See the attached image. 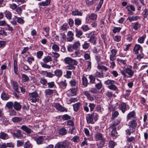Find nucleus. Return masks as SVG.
<instances>
[{
	"instance_id": "1",
	"label": "nucleus",
	"mask_w": 148,
	"mask_h": 148,
	"mask_svg": "<svg viewBox=\"0 0 148 148\" xmlns=\"http://www.w3.org/2000/svg\"><path fill=\"white\" fill-rule=\"evenodd\" d=\"M64 61L68 65L66 66V69L68 70H74L75 69V66L77 64L78 62L75 60L73 59L71 57H67L64 59Z\"/></svg>"
},
{
	"instance_id": "2",
	"label": "nucleus",
	"mask_w": 148,
	"mask_h": 148,
	"mask_svg": "<svg viewBox=\"0 0 148 148\" xmlns=\"http://www.w3.org/2000/svg\"><path fill=\"white\" fill-rule=\"evenodd\" d=\"M80 43L79 41L74 42L73 44L69 45L67 47V50L69 52H71L74 50H76L80 46Z\"/></svg>"
},
{
	"instance_id": "3",
	"label": "nucleus",
	"mask_w": 148,
	"mask_h": 148,
	"mask_svg": "<svg viewBox=\"0 0 148 148\" xmlns=\"http://www.w3.org/2000/svg\"><path fill=\"white\" fill-rule=\"evenodd\" d=\"M30 101L32 103H35L39 100V96L36 92H33L29 94Z\"/></svg>"
},
{
	"instance_id": "4",
	"label": "nucleus",
	"mask_w": 148,
	"mask_h": 148,
	"mask_svg": "<svg viewBox=\"0 0 148 148\" xmlns=\"http://www.w3.org/2000/svg\"><path fill=\"white\" fill-rule=\"evenodd\" d=\"M126 9L127 10L128 15L131 16L134 14L133 12L135 11V8L134 6L132 5H127L126 7Z\"/></svg>"
},
{
	"instance_id": "5",
	"label": "nucleus",
	"mask_w": 148,
	"mask_h": 148,
	"mask_svg": "<svg viewBox=\"0 0 148 148\" xmlns=\"http://www.w3.org/2000/svg\"><path fill=\"white\" fill-rule=\"evenodd\" d=\"M117 52L116 49H112L110 50V52H109V59L110 60H114L116 59V55Z\"/></svg>"
},
{
	"instance_id": "6",
	"label": "nucleus",
	"mask_w": 148,
	"mask_h": 148,
	"mask_svg": "<svg viewBox=\"0 0 148 148\" xmlns=\"http://www.w3.org/2000/svg\"><path fill=\"white\" fill-rule=\"evenodd\" d=\"M119 109L124 113L125 110H128L129 108L128 106L124 103H122L119 106Z\"/></svg>"
},
{
	"instance_id": "7",
	"label": "nucleus",
	"mask_w": 148,
	"mask_h": 148,
	"mask_svg": "<svg viewBox=\"0 0 148 148\" xmlns=\"http://www.w3.org/2000/svg\"><path fill=\"white\" fill-rule=\"evenodd\" d=\"M136 120V119H133L129 122L128 125L130 128H132V129L135 130L137 125Z\"/></svg>"
},
{
	"instance_id": "8",
	"label": "nucleus",
	"mask_w": 148,
	"mask_h": 148,
	"mask_svg": "<svg viewBox=\"0 0 148 148\" xmlns=\"http://www.w3.org/2000/svg\"><path fill=\"white\" fill-rule=\"evenodd\" d=\"M67 41L71 42L74 39L73 37L74 34L72 31H69L67 32Z\"/></svg>"
},
{
	"instance_id": "9",
	"label": "nucleus",
	"mask_w": 148,
	"mask_h": 148,
	"mask_svg": "<svg viewBox=\"0 0 148 148\" xmlns=\"http://www.w3.org/2000/svg\"><path fill=\"white\" fill-rule=\"evenodd\" d=\"M16 133L11 132V134H12L13 137L15 138H21L23 135L21 134V131L18 130H16Z\"/></svg>"
},
{
	"instance_id": "10",
	"label": "nucleus",
	"mask_w": 148,
	"mask_h": 148,
	"mask_svg": "<svg viewBox=\"0 0 148 148\" xmlns=\"http://www.w3.org/2000/svg\"><path fill=\"white\" fill-rule=\"evenodd\" d=\"M53 106L56 108V109L60 112H62L65 111L66 109L62 107L59 103H56L54 104Z\"/></svg>"
},
{
	"instance_id": "11",
	"label": "nucleus",
	"mask_w": 148,
	"mask_h": 148,
	"mask_svg": "<svg viewBox=\"0 0 148 148\" xmlns=\"http://www.w3.org/2000/svg\"><path fill=\"white\" fill-rule=\"evenodd\" d=\"M82 94L86 96L87 99L91 101L94 100V98L90 95L89 92L87 91H83L82 92Z\"/></svg>"
},
{
	"instance_id": "12",
	"label": "nucleus",
	"mask_w": 148,
	"mask_h": 148,
	"mask_svg": "<svg viewBox=\"0 0 148 148\" xmlns=\"http://www.w3.org/2000/svg\"><path fill=\"white\" fill-rule=\"evenodd\" d=\"M140 18V17L138 16H129L127 18V20H128L129 22H132L136 21Z\"/></svg>"
},
{
	"instance_id": "13",
	"label": "nucleus",
	"mask_w": 148,
	"mask_h": 148,
	"mask_svg": "<svg viewBox=\"0 0 148 148\" xmlns=\"http://www.w3.org/2000/svg\"><path fill=\"white\" fill-rule=\"evenodd\" d=\"M33 138L37 143L39 144H41L44 140L43 137L42 136L34 137Z\"/></svg>"
},
{
	"instance_id": "14",
	"label": "nucleus",
	"mask_w": 148,
	"mask_h": 148,
	"mask_svg": "<svg viewBox=\"0 0 148 148\" xmlns=\"http://www.w3.org/2000/svg\"><path fill=\"white\" fill-rule=\"evenodd\" d=\"M135 112L134 111L131 112L128 114L127 116V121H128L129 120L131 119L132 118H135Z\"/></svg>"
},
{
	"instance_id": "15",
	"label": "nucleus",
	"mask_w": 148,
	"mask_h": 148,
	"mask_svg": "<svg viewBox=\"0 0 148 148\" xmlns=\"http://www.w3.org/2000/svg\"><path fill=\"white\" fill-rule=\"evenodd\" d=\"M133 50L135 53L137 54L139 50H140L141 52H142L143 48L140 45L136 44Z\"/></svg>"
},
{
	"instance_id": "16",
	"label": "nucleus",
	"mask_w": 148,
	"mask_h": 148,
	"mask_svg": "<svg viewBox=\"0 0 148 148\" xmlns=\"http://www.w3.org/2000/svg\"><path fill=\"white\" fill-rule=\"evenodd\" d=\"M21 129L28 134H30L31 133L32 130L31 129L25 125H23L22 126Z\"/></svg>"
},
{
	"instance_id": "17",
	"label": "nucleus",
	"mask_w": 148,
	"mask_h": 148,
	"mask_svg": "<svg viewBox=\"0 0 148 148\" xmlns=\"http://www.w3.org/2000/svg\"><path fill=\"white\" fill-rule=\"evenodd\" d=\"M76 89L75 88H72L68 90L67 92V94L69 96H74L76 94Z\"/></svg>"
},
{
	"instance_id": "18",
	"label": "nucleus",
	"mask_w": 148,
	"mask_h": 148,
	"mask_svg": "<svg viewBox=\"0 0 148 148\" xmlns=\"http://www.w3.org/2000/svg\"><path fill=\"white\" fill-rule=\"evenodd\" d=\"M95 138L96 140L97 141L102 140H104V138L103 136V135L99 133H97L95 135Z\"/></svg>"
},
{
	"instance_id": "19",
	"label": "nucleus",
	"mask_w": 148,
	"mask_h": 148,
	"mask_svg": "<svg viewBox=\"0 0 148 148\" xmlns=\"http://www.w3.org/2000/svg\"><path fill=\"white\" fill-rule=\"evenodd\" d=\"M120 120H117L112 122L110 125V128H116V126L120 123Z\"/></svg>"
},
{
	"instance_id": "20",
	"label": "nucleus",
	"mask_w": 148,
	"mask_h": 148,
	"mask_svg": "<svg viewBox=\"0 0 148 148\" xmlns=\"http://www.w3.org/2000/svg\"><path fill=\"white\" fill-rule=\"evenodd\" d=\"M132 24L133 25V29L136 30H137L138 29H140L141 26V24L138 22H134Z\"/></svg>"
},
{
	"instance_id": "21",
	"label": "nucleus",
	"mask_w": 148,
	"mask_h": 148,
	"mask_svg": "<svg viewBox=\"0 0 148 148\" xmlns=\"http://www.w3.org/2000/svg\"><path fill=\"white\" fill-rule=\"evenodd\" d=\"M86 119L88 123H93V115L92 114L88 115L86 117Z\"/></svg>"
},
{
	"instance_id": "22",
	"label": "nucleus",
	"mask_w": 148,
	"mask_h": 148,
	"mask_svg": "<svg viewBox=\"0 0 148 148\" xmlns=\"http://www.w3.org/2000/svg\"><path fill=\"white\" fill-rule=\"evenodd\" d=\"M125 72L129 75V77L130 78L132 77L134 74V71L129 68H127L125 69Z\"/></svg>"
},
{
	"instance_id": "23",
	"label": "nucleus",
	"mask_w": 148,
	"mask_h": 148,
	"mask_svg": "<svg viewBox=\"0 0 148 148\" xmlns=\"http://www.w3.org/2000/svg\"><path fill=\"white\" fill-rule=\"evenodd\" d=\"M14 108L16 110H19L21 109V106L20 104L19 103L15 101L14 104Z\"/></svg>"
},
{
	"instance_id": "24",
	"label": "nucleus",
	"mask_w": 148,
	"mask_h": 148,
	"mask_svg": "<svg viewBox=\"0 0 148 148\" xmlns=\"http://www.w3.org/2000/svg\"><path fill=\"white\" fill-rule=\"evenodd\" d=\"M8 135L3 132H1L0 133V138L3 140H6L9 138Z\"/></svg>"
},
{
	"instance_id": "25",
	"label": "nucleus",
	"mask_w": 148,
	"mask_h": 148,
	"mask_svg": "<svg viewBox=\"0 0 148 148\" xmlns=\"http://www.w3.org/2000/svg\"><path fill=\"white\" fill-rule=\"evenodd\" d=\"M50 2V0H46L44 1H42L39 3L38 5L41 6H46L48 5Z\"/></svg>"
},
{
	"instance_id": "26",
	"label": "nucleus",
	"mask_w": 148,
	"mask_h": 148,
	"mask_svg": "<svg viewBox=\"0 0 148 148\" xmlns=\"http://www.w3.org/2000/svg\"><path fill=\"white\" fill-rule=\"evenodd\" d=\"M97 14L92 13L88 15V17L92 21L95 20L97 18Z\"/></svg>"
},
{
	"instance_id": "27",
	"label": "nucleus",
	"mask_w": 148,
	"mask_h": 148,
	"mask_svg": "<svg viewBox=\"0 0 148 148\" xmlns=\"http://www.w3.org/2000/svg\"><path fill=\"white\" fill-rule=\"evenodd\" d=\"M55 91L54 90L48 89L45 90L44 92L46 95H50L54 93Z\"/></svg>"
},
{
	"instance_id": "28",
	"label": "nucleus",
	"mask_w": 148,
	"mask_h": 148,
	"mask_svg": "<svg viewBox=\"0 0 148 148\" xmlns=\"http://www.w3.org/2000/svg\"><path fill=\"white\" fill-rule=\"evenodd\" d=\"M5 14L7 19L10 20L11 19L12 14L10 12L6 10L5 11Z\"/></svg>"
},
{
	"instance_id": "29",
	"label": "nucleus",
	"mask_w": 148,
	"mask_h": 148,
	"mask_svg": "<svg viewBox=\"0 0 148 148\" xmlns=\"http://www.w3.org/2000/svg\"><path fill=\"white\" fill-rule=\"evenodd\" d=\"M12 88L15 91L17 92H18V83L15 81H14L12 83Z\"/></svg>"
},
{
	"instance_id": "30",
	"label": "nucleus",
	"mask_w": 148,
	"mask_h": 148,
	"mask_svg": "<svg viewBox=\"0 0 148 148\" xmlns=\"http://www.w3.org/2000/svg\"><path fill=\"white\" fill-rule=\"evenodd\" d=\"M1 97V99L3 100H7L9 98L8 95L4 92L2 93Z\"/></svg>"
},
{
	"instance_id": "31",
	"label": "nucleus",
	"mask_w": 148,
	"mask_h": 148,
	"mask_svg": "<svg viewBox=\"0 0 148 148\" xmlns=\"http://www.w3.org/2000/svg\"><path fill=\"white\" fill-rule=\"evenodd\" d=\"M54 75L58 77H60L62 75V71L61 70L57 69L54 71Z\"/></svg>"
},
{
	"instance_id": "32",
	"label": "nucleus",
	"mask_w": 148,
	"mask_h": 148,
	"mask_svg": "<svg viewBox=\"0 0 148 148\" xmlns=\"http://www.w3.org/2000/svg\"><path fill=\"white\" fill-rule=\"evenodd\" d=\"M21 67L22 68L23 70L25 71L30 70V69L27 65L23 62L21 63Z\"/></svg>"
},
{
	"instance_id": "33",
	"label": "nucleus",
	"mask_w": 148,
	"mask_h": 148,
	"mask_svg": "<svg viewBox=\"0 0 148 148\" xmlns=\"http://www.w3.org/2000/svg\"><path fill=\"white\" fill-rule=\"evenodd\" d=\"M96 79L99 82L95 84V86L97 89L99 90L102 88L103 85L101 80L98 79Z\"/></svg>"
},
{
	"instance_id": "34",
	"label": "nucleus",
	"mask_w": 148,
	"mask_h": 148,
	"mask_svg": "<svg viewBox=\"0 0 148 148\" xmlns=\"http://www.w3.org/2000/svg\"><path fill=\"white\" fill-rule=\"evenodd\" d=\"M25 5H23L21 7H18L16 8V11L18 14L20 15L21 14L22 12V9L23 8L24 9H25Z\"/></svg>"
},
{
	"instance_id": "35",
	"label": "nucleus",
	"mask_w": 148,
	"mask_h": 148,
	"mask_svg": "<svg viewBox=\"0 0 148 148\" xmlns=\"http://www.w3.org/2000/svg\"><path fill=\"white\" fill-rule=\"evenodd\" d=\"M24 148H32V145L29 141L25 142L23 145Z\"/></svg>"
},
{
	"instance_id": "36",
	"label": "nucleus",
	"mask_w": 148,
	"mask_h": 148,
	"mask_svg": "<svg viewBox=\"0 0 148 148\" xmlns=\"http://www.w3.org/2000/svg\"><path fill=\"white\" fill-rule=\"evenodd\" d=\"M14 73L17 74H18V66L16 62L14 60Z\"/></svg>"
},
{
	"instance_id": "37",
	"label": "nucleus",
	"mask_w": 148,
	"mask_h": 148,
	"mask_svg": "<svg viewBox=\"0 0 148 148\" xmlns=\"http://www.w3.org/2000/svg\"><path fill=\"white\" fill-rule=\"evenodd\" d=\"M82 84L83 86L86 87L88 85V80L87 78L83 75L82 78Z\"/></svg>"
},
{
	"instance_id": "38",
	"label": "nucleus",
	"mask_w": 148,
	"mask_h": 148,
	"mask_svg": "<svg viewBox=\"0 0 148 148\" xmlns=\"http://www.w3.org/2000/svg\"><path fill=\"white\" fill-rule=\"evenodd\" d=\"M97 40V38L94 36L91 38H90L88 41L92 44L93 45H95L96 44V41Z\"/></svg>"
},
{
	"instance_id": "39",
	"label": "nucleus",
	"mask_w": 148,
	"mask_h": 148,
	"mask_svg": "<svg viewBox=\"0 0 148 148\" xmlns=\"http://www.w3.org/2000/svg\"><path fill=\"white\" fill-rule=\"evenodd\" d=\"M72 14L74 16H81L82 15V13L77 10L73 11L72 12Z\"/></svg>"
},
{
	"instance_id": "40",
	"label": "nucleus",
	"mask_w": 148,
	"mask_h": 148,
	"mask_svg": "<svg viewBox=\"0 0 148 148\" xmlns=\"http://www.w3.org/2000/svg\"><path fill=\"white\" fill-rule=\"evenodd\" d=\"M69 28V27L68 25V24L66 23H65L64 24H63L60 27V30L64 31H66Z\"/></svg>"
},
{
	"instance_id": "41",
	"label": "nucleus",
	"mask_w": 148,
	"mask_h": 148,
	"mask_svg": "<svg viewBox=\"0 0 148 148\" xmlns=\"http://www.w3.org/2000/svg\"><path fill=\"white\" fill-rule=\"evenodd\" d=\"M14 107V104L11 101L8 102L5 105V107H7L9 109H12L13 107Z\"/></svg>"
},
{
	"instance_id": "42",
	"label": "nucleus",
	"mask_w": 148,
	"mask_h": 148,
	"mask_svg": "<svg viewBox=\"0 0 148 148\" xmlns=\"http://www.w3.org/2000/svg\"><path fill=\"white\" fill-rule=\"evenodd\" d=\"M22 77V81L24 82L28 81L29 80V77L26 75L23 74Z\"/></svg>"
},
{
	"instance_id": "43",
	"label": "nucleus",
	"mask_w": 148,
	"mask_h": 148,
	"mask_svg": "<svg viewBox=\"0 0 148 148\" xmlns=\"http://www.w3.org/2000/svg\"><path fill=\"white\" fill-rule=\"evenodd\" d=\"M115 82L113 80H110L109 79L105 81L104 82L105 84L106 85H110L111 84H115Z\"/></svg>"
},
{
	"instance_id": "44",
	"label": "nucleus",
	"mask_w": 148,
	"mask_h": 148,
	"mask_svg": "<svg viewBox=\"0 0 148 148\" xmlns=\"http://www.w3.org/2000/svg\"><path fill=\"white\" fill-rule=\"evenodd\" d=\"M114 84H113L110 85H109L108 86V88L110 89L116 91L118 90L117 87Z\"/></svg>"
},
{
	"instance_id": "45",
	"label": "nucleus",
	"mask_w": 148,
	"mask_h": 148,
	"mask_svg": "<svg viewBox=\"0 0 148 148\" xmlns=\"http://www.w3.org/2000/svg\"><path fill=\"white\" fill-rule=\"evenodd\" d=\"M145 38V35H143L142 36L138 38V41L139 43H144V42Z\"/></svg>"
},
{
	"instance_id": "46",
	"label": "nucleus",
	"mask_w": 148,
	"mask_h": 148,
	"mask_svg": "<svg viewBox=\"0 0 148 148\" xmlns=\"http://www.w3.org/2000/svg\"><path fill=\"white\" fill-rule=\"evenodd\" d=\"M80 104V103L78 102L73 105V109L75 111H77L78 110Z\"/></svg>"
},
{
	"instance_id": "47",
	"label": "nucleus",
	"mask_w": 148,
	"mask_h": 148,
	"mask_svg": "<svg viewBox=\"0 0 148 148\" xmlns=\"http://www.w3.org/2000/svg\"><path fill=\"white\" fill-rule=\"evenodd\" d=\"M60 86L63 89H64L67 86V84L66 83V81H61L59 82Z\"/></svg>"
},
{
	"instance_id": "48",
	"label": "nucleus",
	"mask_w": 148,
	"mask_h": 148,
	"mask_svg": "<svg viewBox=\"0 0 148 148\" xmlns=\"http://www.w3.org/2000/svg\"><path fill=\"white\" fill-rule=\"evenodd\" d=\"M34 61V58L32 56H30L27 58V61L30 65H31Z\"/></svg>"
},
{
	"instance_id": "49",
	"label": "nucleus",
	"mask_w": 148,
	"mask_h": 148,
	"mask_svg": "<svg viewBox=\"0 0 148 148\" xmlns=\"http://www.w3.org/2000/svg\"><path fill=\"white\" fill-rule=\"evenodd\" d=\"M110 130L111 131V134L112 136H115L117 135V133L116 132V128H110Z\"/></svg>"
},
{
	"instance_id": "50",
	"label": "nucleus",
	"mask_w": 148,
	"mask_h": 148,
	"mask_svg": "<svg viewBox=\"0 0 148 148\" xmlns=\"http://www.w3.org/2000/svg\"><path fill=\"white\" fill-rule=\"evenodd\" d=\"M43 60L45 63H47L51 61L52 59L51 57L47 56L43 59Z\"/></svg>"
},
{
	"instance_id": "51",
	"label": "nucleus",
	"mask_w": 148,
	"mask_h": 148,
	"mask_svg": "<svg viewBox=\"0 0 148 148\" xmlns=\"http://www.w3.org/2000/svg\"><path fill=\"white\" fill-rule=\"evenodd\" d=\"M116 144V143L115 142L111 140L109 142L108 146L110 148H114Z\"/></svg>"
},
{
	"instance_id": "52",
	"label": "nucleus",
	"mask_w": 148,
	"mask_h": 148,
	"mask_svg": "<svg viewBox=\"0 0 148 148\" xmlns=\"http://www.w3.org/2000/svg\"><path fill=\"white\" fill-rule=\"evenodd\" d=\"M88 144L87 142V138L85 137L84 138V140L82 142L81 144V146L83 147L85 145H88Z\"/></svg>"
},
{
	"instance_id": "53",
	"label": "nucleus",
	"mask_w": 148,
	"mask_h": 148,
	"mask_svg": "<svg viewBox=\"0 0 148 148\" xmlns=\"http://www.w3.org/2000/svg\"><path fill=\"white\" fill-rule=\"evenodd\" d=\"M21 118L17 117H14L12 119V121L14 123H17L20 122L21 120Z\"/></svg>"
},
{
	"instance_id": "54",
	"label": "nucleus",
	"mask_w": 148,
	"mask_h": 148,
	"mask_svg": "<svg viewBox=\"0 0 148 148\" xmlns=\"http://www.w3.org/2000/svg\"><path fill=\"white\" fill-rule=\"evenodd\" d=\"M87 68L86 71H89L91 67V62L90 61H86Z\"/></svg>"
},
{
	"instance_id": "55",
	"label": "nucleus",
	"mask_w": 148,
	"mask_h": 148,
	"mask_svg": "<svg viewBox=\"0 0 148 148\" xmlns=\"http://www.w3.org/2000/svg\"><path fill=\"white\" fill-rule=\"evenodd\" d=\"M90 46V44L87 42H85L84 44L82 45V48L85 50L87 49Z\"/></svg>"
},
{
	"instance_id": "56",
	"label": "nucleus",
	"mask_w": 148,
	"mask_h": 148,
	"mask_svg": "<svg viewBox=\"0 0 148 148\" xmlns=\"http://www.w3.org/2000/svg\"><path fill=\"white\" fill-rule=\"evenodd\" d=\"M59 134L62 135H65L66 133V130L64 128H62L60 130Z\"/></svg>"
},
{
	"instance_id": "57",
	"label": "nucleus",
	"mask_w": 148,
	"mask_h": 148,
	"mask_svg": "<svg viewBox=\"0 0 148 148\" xmlns=\"http://www.w3.org/2000/svg\"><path fill=\"white\" fill-rule=\"evenodd\" d=\"M54 148H65V147L63 144L58 142Z\"/></svg>"
},
{
	"instance_id": "58",
	"label": "nucleus",
	"mask_w": 148,
	"mask_h": 148,
	"mask_svg": "<svg viewBox=\"0 0 148 148\" xmlns=\"http://www.w3.org/2000/svg\"><path fill=\"white\" fill-rule=\"evenodd\" d=\"M94 75L95 77H103V74L102 72H100L98 71H97L95 73Z\"/></svg>"
},
{
	"instance_id": "59",
	"label": "nucleus",
	"mask_w": 148,
	"mask_h": 148,
	"mask_svg": "<svg viewBox=\"0 0 148 148\" xmlns=\"http://www.w3.org/2000/svg\"><path fill=\"white\" fill-rule=\"evenodd\" d=\"M52 49L55 51H58L59 50V46L56 44L53 45L52 47Z\"/></svg>"
},
{
	"instance_id": "60",
	"label": "nucleus",
	"mask_w": 148,
	"mask_h": 148,
	"mask_svg": "<svg viewBox=\"0 0 148 148\" xmlns=\"http://www.w3.org/2000/svg\"><path fill=\"white\" fill-rule=\"evenodd\" d=\"M75 31L77 32L76 34V36L77 37H79L80 36L82 35L83 33L80 30H78L76 28V29Z\"/></svg>"
},
{
	"instance_id": "61",
	"label": "nucleus",
	"mask_w": 148,
	"mask_h": 148,
	"mask_svg": "<svg viewBox=\"0 0 148 148\" xmlns=\"http://www.w3.org/2000/svg\"><path fill=\"white\" fill-rule=\"evenodd\" d=\"M17 22L21 24H23L25 22V21L21 17H18L17 16Z\"/></svg>"
},
{
	"instance_id": "62",
	"label": "nucleus",
	"mask_w": 148,
	"mask_h": 148,
	"mask_svg": "<svg viewBox=\"0 0 148 148\" xmlns=\"http://www.w3.org/2000/svg\"><path fill=\"white\" fill-rule=\"evenodd\" d=\"M89 78L90 80V82L92 84L96 83L95 82V77L92 75H90L89 76Z\"/></svg>"
},
{
	"instance_id": "63",
	"label": "nucleus",
	"mask_w": 148,
	"mask_h": 148,
	"mask_svg": "<svg viewBox=\"0 0 148 148\" xmlns=\"http://www.w3.org/2000/svg\"><path fill=\"white\" fill-rule=\"evenodd\" d=\"M106 94L107 96L109 98H111L113 96L115 97V96L114 94H113L112 92L109 91H107Z\"/></svg>"
},
{
	"instance_id": "64",
	"label": "nucleus",
	"mask_w": 148,
	"mask_h": 148,
	"mask_svg": "<svg viewBox=\"0 0 148 148\" xmlns=\"http://www.w3.org/2000/svg\"><path fill=\"white\" fill-rule=\"evenodd\" d=\"M69 83L71 86H75L76 83V81L75 79H72L70 81Z\"/></svg>"
}]
</instances>
